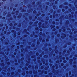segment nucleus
<instances>
[{
    "instance_id": "nucleus-4",
    "label": "nucleus",
    "mask_w": 77,
    "mask_h": 77,
    "mask_svg": "<svg viewBox=\"0 0 77 77\" xmlns=\"http://www.w3.org/2000/svg\"><path fill=\"white\" fill-rule=\"evenodd\" d=\"M14 36H16V35H14Z\"/></svg>"
},
{
    "instance_id": "nucleus-2",
    "label": "nucleus",
    "mask_w": 77,
    "mask_h": 77,
    "mask_svg": "<svg viewBox=\"0 0 77 77\" xmlns=\"http://www.w3.org/2000/svg\"><path fill=\"white\" fill-rule=\"evenodd\" d=\"M18 35H20V33H18Z\"/></svg>"
},
{
    "instance_id": "nucleus-1",
    "label": "nucleus",
    "mask_w": 77,
    "mask_h": 77,
    "mask_svg": "<svg viewBox=\"0 0 77 77\" xmlns=\"http://www.w3.org/2000/svg\"><path fill=\"white\" fill-rule=\"evenodd\" d=\"M17 48H19V47H17Z\"/></svg>"
},
{
    "instance_id": "nucleus-3",
    "label": "nucleus",
    "mask_w": 77,
    "mask_h": 77,
    "mask_svg": "<svg viewBox=\"0 0 77 77\" xmlns=\"http://www.w3.org/2000/svg\"><path fill=\"white\" fill-rule=\"evenodd\" d=\"M5 17H4L3 18V19H5Z\"/></svg>"
}]
</instances>
